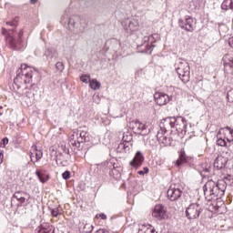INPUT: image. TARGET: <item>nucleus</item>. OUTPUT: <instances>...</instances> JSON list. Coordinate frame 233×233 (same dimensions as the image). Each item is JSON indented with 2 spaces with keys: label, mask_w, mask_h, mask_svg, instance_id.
<instances>
[{
  "label": "nucleus",
  "mask_w": 233,
  "mask_h": 233,
  "mask_svg": "<svg viewBox=\"0 0 233 233\" xmlns=\"http://www.w3.org/2000/svg\"><path fill=\"white\" fill-rule=\"evenodd\" d=\"M227 130H228L230 136H233V129L229 127H226Z\"/></svg>",
  "instance_id": "nucleus-42"
},
{
  "label": "nucleus",
  "mask_w": 233,
  "mask_h": 233,
  "mask_svg": "<svg viewBox=\"0 0 233 233\" xmlns=\"http://www.w3.org/2000/svg\"><path fill=\"white\" fill-rule=\"evenodd\" d=\"M177 137H179V134L177 133H172L168 137V131H165V129H160L157 133V139L159 145H163V147L172 145V141H177Z\"/></svg>",
  "instance_id": "nucleus-4"
},
{
  "label": "nucleus",
  "mask_w": 233,
  "mask_h": 233,
  "mask_svg": "<svg viewBox=\"0 0 233 233\" xmlns=\"http://www.w3.org/2000/svg\"><path fill=\"white\" fill-rule=\"evenodd\" d=\"M57 65H58V63L56 64V68H57Z\"/></svg>",
  "instance_id": "nucleus-48"
},
{
  "label": "nucleus",
  "mask_w": 233,
  "mask_h": 233,
  "mask_svg": "<svg viewBox=\"0 0 233 233\" xmlns=\"http://www.w3.org/2000/svg\"><path fill=\"white\" fill-rule=\"evenodd\" d=\"M143 161H145V157L141 151H137L134 158L129 162V165L130 167H133V168H139V167L143 165Z\"/></svg>",
  "instance_id": "nucleus-14"
},
{
  "label": "nucleus",
  "mask_w": 233,
  "mask_h": 233,
  "mask_svg": "<svg viewBox=\"0 0 233 233\" xmlns=\"http://www.w3.org/2000/svg\"><path fill=\"white\" fill-rule=\"evenodd\" d=\"M217 145H218L219 147H227V141L223 138H219L217 141Z\"/></svg>",
  "instance_id": "nucleus-35"
},
{
  "label": "nucleus",
  "mask_w": 233,
  "mask_h": 233,
  "mask_svg": "<svg viewBox=\"0 0 233 233\" xmlns=\"http://www.w3.org/2000/svg\"><path fill=\"white\" fill-rule=\"evenodd\" d=\"M50 156H51V165L57 168L59 167V163L57 162V154L59 152V145L52 146L50 148Z\"/></svg>",
  "instance_id": "nucleus-15"
},
{
  "label": "nucleus",
  "mask_w": 233,
  "mask_h": 233,
  "mask_svg": "<svg viewBox=\"0 0 233 233\" xmlns=\"http://www.w3.org/2000/svg\"><path fill=\"white\" fill-rule=\"evenodd\" d=\"M129 128L134 134H143V130H147V126L139 120H133L129 123Z\"/></svg>",
  "instance_id": "nucleus-11"
},
{
  "label": "nucleus",
  "mask_w": 233,
  "mask_h": 233,
  "mask_svg": "<svg viewBox=\"0 0 233 233\" xmlns=\"http://www.w3.org/2000/svg\"><path fill=\"white\" fill-rule=\"evenodd\" d=\"M63 179H70V171H66L62 174Z\"/></svg>",
  "instance_id": "nucleus-38"
},
{
  "label": "nucleus",
  "mask_w": 233,
  "mask_h": 233,
  "mask_svg": "<svg viewBox=\"0 0 233 233\" xmlns=\"http://www.w3.org/2000/svg\"><path fill=\"white\" fill-rule=\"evenodd\" d=\"M35 176L38 177L40 183H46V181H48V179H50V177H48V174H46L41 170H36Z\"/></svg>",
  "instance_id": "nucleus-23"
},
{
  "label": "nucleus",
  "mask_w": 233,
  "mask_h": 233,
  "mask_svg": "<svg viewBox=\"0 0 233 233\" xmlns=\"http://www.w3.org/2000/svg\"><path fill=\"white\" fill-rule=\"evenodd\" d=\"M137 174H139V176H145V171L139 170L137 171Z\"/></svg>",
  "instance_id": "nucleus-46"
},
{
  "label": "nucleus",
  "mask_w": 233,
  "mask_h": 233,
  "mask_svg": "<svg viewBox=\"0 0 233 233\" xmlns=\"http://www.w3.org/2000/svg\"><path fill=\"white\" fill-rule=\"evenodd\" d=\"M7 145H8V138L7 137L3 138L1 142V147L5 148V147H6Z\"/></svg>",
  "instance_id": "nucleus-36"
},
{
  "label": "nucleus",
  "mask_w": 233,
  "mask_h": 233,
  "mask_svg": "<svg viewBox=\"0 0 233 233\" xmlns=\"http://www.w3.org/2000/svg\"><path fill=\"white\" fill-rule=\"evenodd\" d=\"M221 8L222 10H233V0H224Z\"/></svg>",
  "instance_id": "nucleus-25"
},
{
  "label": "nucleus",
  "mask_w": 233,
  "mask_h": 233,
  "mask_svg": "<svg viewBox=\"0 0 233 233\" xmlns=\"http://www.w3.org/2000/svg\"><path fill=\"white\" fill-rule=\"evenodd\" d=\"M150 37H152V36H149L148 39H150Z\"/></svg>",
  "instance_id": "nucleus-49"
},
{
  "label": "nucleus",
  "mask_w": 233,
  "mask_h": 233,
  "mask_svg": "<svg viewBox=\"0 0 233 233\" xmlns=\"http://www.w3.org/2000/svg\"><path fill=\"white\" fill-rule=\"evenodd\" d=\"M2 34H3L4 35H6V34H8V30L3 28V29H2Z\"/></svg>",
  "instance_id": "nucleus-44"
},
{
  "label": "nucleus",
  "mask_w": 233,
  "mask_h": 233,
  "mask_svg": "<svg viewBox=\"0 0 233 233\" xmlns=\"http://www.w3.org/2000/svg\"><path fill=\"white\" fill-rule=\"evenodd\" d=\"M201 214V206L198 203H193L186 209V216L187 219H198Z\"/></svg>",
  "instance_id": "nucleus-8"
},
{
  "label": "nucleus",
  "mask_w": 233,
  "mask_h": 233,
  "mask_svg": "<svg viewBox=\"0 0 233 233\" xmlns=\"http://www.w3.org/2000/svg\"><path fill=\"white\" fill-rule=\"evenodd\" d=\"M36 88L35 85H32L31 87L28 88H25V96L27 99H29V103H32V101H34V97L35 96V89Z\"/></svg>",
  "instance_id": "nucleus-22"
},
{
  "label": "nucleus",
  "mask_w": 233,
  "mask_h": 233,
  "mask_svg": "<svg viewBox=\"0 0 233 233\" xmlns=\"http://www.w3.org/2000/svg\"><path fill=\"white\" fill-rule=\"evenodd\" d=\"M32 5H35V3H37V0H30Z\"/></svg>",
  "instance_id": "nucleus-47"
},
{
  "label": "nucleus",
  "mask_w": 233,
  "mask_h": 233,
  "mask_svg": "<svg viewBox=\"0 0 233 233\" xmlns=\"http://www.w3.org/2000/svg\"><path fill=\"white\" fill-rule=\"evenodd\" d=\"M80 81H82V83H86L88 84L90 83V75H83L80 76Z\"/></svg>",
  "instance_id": "nucleus-33"
},
{
  "label": "nucleus",
  "mask_w": 233,
  "mask_h": 233,
  "mask_svg": "<svg viewBox=\"0 0 233 233\" xmlns=\"http://www.w3.org/2000/svg\"><path fill=\"white\" fill-rule=\"evenodd\" d=\"M190 159H192V157H187V153L185 152V149H181L178 152V158L176 161V166L181 167V165H183L184 163H188V161H190Z\"/></svg>",
  "instance_id": "nucleus-18"
},
{
  "label": "nucleus",
  "mask_w": 233,
  "mask_h": 233,
  "mask_svg": "<svg viewBox=\"0 0 233 233\" xmlns=\"http://www.w3.org/2000/svg\"><path fill=\"white\" fill-rule=\"evenodd\" d=\"M51 216L57 218V216H59V209H51Z\"/></svg>",
  "instance_id": "nucleus-37"
},
{
  "label": "nucleus",
  "mask_w": 233,
  "mask_h": 233,
  "mask_svg": "<svg viewBox=\"0 0 233 233\" xmlns=\"http://www.w3.org/2000/svg\"><path fill=\"white\" fill-rule=\"evenodd\" d=\"M13 198H15V199L19 201L20 205H23V203H25V201H26V198H25V197H23V192H20V191L15 192L13 195Z\"/></svg>",
  "instance_id": "nucleus-27"
},
{
  "label": "nucleus",
  "mask_w": 233,
  "mask_h": 233,
  "mask_svg": "<svg viewBox=\"0 0 233 233\" xmlns=\"http://www.w3.org/2000/svg\"><path fill=\"white\" fill-rule=\"evenodd\" d=\"M56 56V51L53 48H48L45 53V57H46L47 61L54 59Z\"/></svg>",
  "instance_id": "nucleus-28"
},
{
  "label": "nucleus",
  "mask_w": 233,
  "mask_h": 233,
  "mask_svg": "<svg viewBox=\"0 0 233 233\" xmlns=\"http://www.w3.org/2000/svg\"><path fill=\"white\" fill-rule=\"evenodd\" d=\"M101 218L102 219H106V216L104 213L96 214L95 217V219H99Z\"/></svg>",
  "instance_id": "nucleus-39"
},
{
  "label": "nucleus",
  "mask_w": 233,
  "mask_h": 233,
  "mask_svg": "<svg viewBox=\"0 0 233 233\" xmlns=\"http://www.w3.org/2000/svg\"><path fill=\"white\" fill-rule=\"evenodd\" d=\"M36 233H56V228L48 223H43L35 229Z\"/></svg>",
  "instance_id": "nucleus-19"
},
{
  "label": "nucleus",
  "mask_w": 233,
  "mask_h": 233,
  "mask_svg": "<svg viewBox=\"0 0 233 233\" xmlns=\"http://www.w3.org/2000/svg\"><path fill=\"white\" fill-rule=\"evenodd\" d=\"M154 97L156 103L158 104L159 106H163L170 102V96L165 93H156Z\"/></svg>",
  "instance_id": "nucleus-16"
},
{
  "label": "nucleus",
  "mask_w": 233,
  "mask_h": 233,
  "mask_svg": "<svg viewBox=\"0 0 233 233\" xmlns=\"http://www.w3.org/2000/svg\"><path fill=\"white\" fill-rule=\"evenodd\" d=\"M228 45L231 46V48H233V36L228 38Z\"/></svg>",
  "instance_id": "nucleus-41"
},
{
  "label": "nucleus",
  "mask_w": 233,
  "mask_h": 233,
  "mask_svg": "<svg viewBox=\"0 0 233 233\" xmlns=\"http://www.w3.org/2000/svg\"><path fill=\"white\" fill-rule=\"evenodd\" d=\"M35 71V69L26 66V64L21 65L20 68L16 71V77L14 79V89L19 90L23 85L32 83V77Z\"/></svg>",
  "instance_id": "nucleus-2"
},
{
  "label": "nucleus",
  "mask_w": 233,
  "mask_h": 233,
  "mask_svg": "<svg viewBox=\"0 0 233 233\" xmlns=\"http://www.w3.org/2000/svg\"><path fill=\"white\" fill-rule=\"evenodd\" d=\"M176 127V117H167L161 121L160 129L168 132L170 128H174Z\"/></svg>",
  "instance_id": "nucleus-13"
},
{
  "label": "nucleus",
  "mask_w": 233,
  "mask_h": 233,
  "mask_svg": "<svg viewBox=\"0 0 233 233\" xmlns=\"http://www.w3.org/2000/svg\"><path fill=\"white\" fill-rule=\"evenodd\" d=\"M142 232L144 233H156V228L152 227V225L143 226Z\"/></svg>",
  "instance_id": "nucleus-30"
},
{
  "label": "nucleus",
  "mask_w": 233,
  "mask_h": 233,
  "mask_svg": "<svg viewBox=\"0 0 233 233\" xmlns=\"http://www.w3.org/2000/svg\"><path fill=\"white\" fill-rule=\"evenodd\" d=\"M7 26H17V21L6 22Z\"/></svg>",
  "instance_id": "nucleus-40"
},
{
  "label": "nucleus",
  "mask_w": 233,
  "mask_h": 233,
  "mask_svg": "<svg viewBox=\"0 0 233 233\" xmlns=\"http://www.w3.org/2000/svg\"><path fill=\"white\" fill-rule=\"evenodd\" d=\"M118 148H123L124 152H130V142L125 141L119 144Z\"/></svg>",
  "instance_id": "nucleus-29"
},
{
  "label": "nucleus",
  "mask_w": 233,
  "mask_h": 233,
  "mask_svg": "<svg viewBox=\"0 0 233 233\" xmlns=\"http://www.w3.org/2000/svg\"><path fill=\"white\" fill-rule=\"evenodd\" d=\"M21 37H23V31L15 33L14 29H9L8 34L5 36V41L8 46L13 50H21V48H23Z\"/></svg>",
  "instance_id": "nucleus-3"
},
{
  "label": "nucleus",
  "mask_w": 233,
  "mask_h": 233,
  "mask_svg": "<svg viewBox=\"0 0 233 233\" xmlns=\"http://www.w3.org/2000/svg\"><path fill=\"white\" fill-rule=\"evenodd\" d=\"M85 131H72L69 135V143L73 148H81V143H85Z\"/></svg>",
  "instance_id": "nucleus-6"
},
{
  "label": "nucleus",
  "mask_w": 233,
  "mask_h": 233,
  "mask_svg": "<svg viewBox=\"0 0 233 233\" xmlns=\"http://www.w3.org/2000/svg\"><path fill=\"white\" fill-rule=\"evenodd\" d=\"M196 18L187 15L184 20H179L178 25L180 28L183 30H186L187 32H194L196 30V25H197Z\"/></svg>",
  "instance_id": "nucleus-7"
},
{
  "label": "nucleus",
  "mask_w": 233,
  "mask_h": 233,
  "mask_svg": "<svg viewBox=\"0 0 233 233\" xmlns=\"http://www.w3.org/2000/svg\"><path fill=\"white\" fill-rule=\"evenodd\" d=\"M152 216L158 221H163V219L168 218V214H167V208L162 204H157L152 211Z\"/></svg>",
  "instance_id": "nucleus-9"
},
{
  "label": "nucleus",
  "mask_w": 233,
  "mask_h": 233,
  "mask_svg": "<svg viewBox=\"0 0 233 233\" xmlns=\"http://www.w3.org/2000/svg\"><path fill=\"white\" fill-rule=\"evenodd\" d=\"M227 99L229 103H233V89L228 91Z\"/></svg>",
  "instance_id": "nucleus-34"
},
{
  "label": "nucleus",
  "mask_w": 233,
  "mask_h": 233,
  "mask_svg": "<svg viewBox=\"0 0 233 233\" xmlns=\"http://www.w3.org/2000/svg\"><path fill=\"white\" fill-rule=\"evenodd\" d=\"M175 127L177 132H183L187 128V120L183 116L176 118Z\"/></svg>",
  "instance_id": "nucleus-21"
},
{
  "label": "nucleus",
  "mask_w": 233,
  "mask_h": 233,
  "mask_svg": "<svg viewBox=\"0 0 233 233\" xmlns=\"http://www.w3.org/2000/svg\"><path fill=\"white\" fill-rule=\"evenodd\" d=\"M84 233H92V230H94V226H92L91 224L86 223L84 226Z\"/></svg>",
  "instance_id": "nucleus-32"
},
{
  "label": "nucleus",
  "mask_w": 233,
  "mask_h": 233,
  "mask_svg": "<svg viewBox=\"0 0 233 233\" xmlns=\"http://www.w3.org/2000/svg\"><path fill=\"white\" fill-rule=\"evenodd\" d=\"M32 163H37L43 157V151L37 149V146H33L30 151Z\"/></svg>",
  "instance_id": "nucleus-17"
},
{
  "label": "nucleus",
  "mask_w": 233,
  "mask_h": 233,
  "mask_svg": "<svg viewBox=\"0 0 233 233\" xmlns=\"http://www.w3.org/2000/svg\"><path fill=\"white\" fill-rule=\"evenodd\" d=\"M127 30H129V32H137V30H139V23L136 20L130 21Z\"/></svg>",
  "instance_id": "nucleus-24"
},
{
  "label": "nucleus",
  "mask_w": 233,
  "mask_h": 233,
  "mask_svg": "<svg viewBox=\"0 0 233 233\" xmlns=\"http://www.w3.org/2000/svg\"><path fill=\"white\" fill-rule=\"evenodd\" d=\"M227 163H228V160H227V157L223 156H218L215 159L214 167L215 168L221 170V168H225V167H227Z\"/></svg>",
  "instance_id": "nucleus-20"
},
{
  "label": "nucleus",
  "mask_w": 233,
  "mask_h": 233,
  "mask_svg": "<svg viewBox=\"0 0 233 233\" xmlns=\"http://www.w3.org/2000/svg\"><path fill=\"white\" fill-rule=\"evenodd\" d=\"M223 156H224V157L227 158V161H228V159L233 158V152L231 149H226L223 151Z\"/></svg>",
  "instance_id": "nucleus-31"
},
{
  "label": "nucleus",
  "mask_w": 233,
  "mask_h": 233,
  "mask_svg": "<svg viewBox=\"0 0 233 233\" xmlns=\"http://www.w3.org/2000/svg\"><path fill=\"white\" fill-rule=\"evenodd\" d=\"M204 196L207 201H216L225 196L227 182L225 180H208L203 187Z\"/></svg>",
  "instance_id": "nucleus-1"
},
{
  "label": "nucleus",
  "mask_w": 233,
  "mask_h": 233,
  "mask_svg": "<svg viewBox=\"0 0 233 233\" xmlns=\"http://www.w3.org/2000/svg\"><path fill=\"white\" fill-rule=\"evenodd\" d=\"M142 172H144L145 174H148V172H149V169H148V167H144L143 168V170H142Z\"/></svg>",
  "instance_id": "nucleus-43"
},
{
  "label": "nucleus",
  "mask_w": 233,
  "mask_h": 233,
  "mask_svg": "<svg viewBox=\"0 0 233 233\" xmlns=\"http://www.w3.org/2000/svg\"><path fill=\"white\" fill-rule=\"evenodd\" d=\"M177 74L181 79L182 83H188L190 81V66L187 61H180L177 66Z\"/></svg>",
  "instance_id": "nucleus-5"
},
{
  "label": "nucleus",
  "mask_w": 233,
  "mask_h": 233,
  "mask_svg": "<svg viewBox=\"0 0 233 233\" xmlns=\"http://www.w3.org/2000/svg\"><path fill=\"white\" fill-rule=\"evenodd\" d=\"M89 86L92 90H99L101 88V83L97 79L89 80Z\"/></svg>",
  "instance_id": "nucleus-26"
},
{
  "label": "nucleus",
  "mask_w": 233,
  "mask_h": 233,
  "mask_svg": "<svg viewBox=\"0 0 233 233\" xmlns=\"http://www.w3.org/2000/svg\"><path fill=\"white\" fill-rule=\"evenodd\" d=\"M181 194H183V191H181L180 188L176 187V186H171L167 190V198L170 201L179 199L181 198Z\"/></svg>",
  "instance_id": "nucleus-12"
},
{
  "label": "nucleus",
  "mask_w": 233,
  "mask_h": 233,
  "mask_svg": "<svg viewBox=\"0 0 233 233\" xmlns=\"http://www.w3.org/2000/svg\"><path fill=\"white\" fill-rule=\"evenodd\" d=\"M224 70L228 74H233V54H227L222 58Z\"/></svg>",
  "instance_id": "nucleus-10"
},
{
  "label": "nucleus",
  "mask_w": 233,
  "mask_h": 233,
  "mask_svg": "<svg viewBox=\"0 0 233 233\" xmlns=\"http://www.w3.org/2000/svg\"><path fill=\"white\" fill-rule=\"evenodd\" d=\"M3 157H5V156L3 155V153H0V165L1 163H3Z\"/></svg>",
  "instance_id": "nucleus-45"
}]
</instances>
